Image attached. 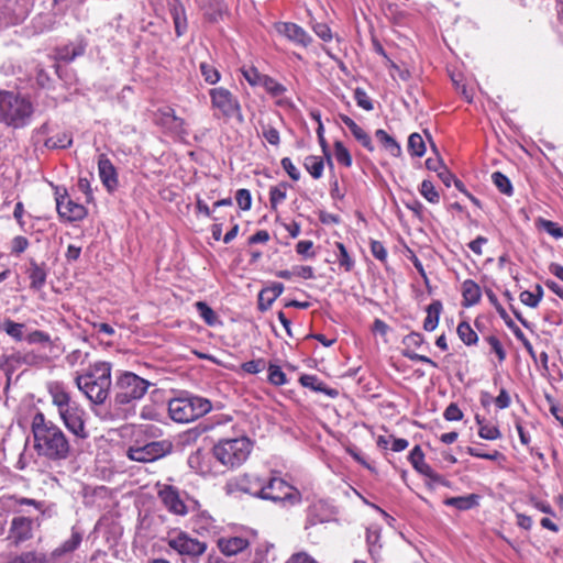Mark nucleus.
Returning <instances> with one entry per match:
<instances>
[{"label": "nucleus", "instance_id": "21", "mask_svg": "<svg viewBox=\"0 0 563 563\" xmlns=\"http://www.w3.org/2000/svg\"><path fill=\"white\" fill-rule=\"evenodd\" d=\"M340 120L349 128L353 136L369 152L374 151V145L372 143L371 136L361 128L358 126L354 120H352L346 114H340Z\"/></svg>", "mask_w": 563, "mask_h": 563}, {"label": "nucleus", "instance_id": "38", "mask_svg": "<svg viewBox=\"0 0 563 563\" xmlns=\"http://www.w3.org/2000/svg\"><path fill=\"white\" fill-rule=\"evenodd\" d=\"M492 180L500 192H503L504 195H507V196L512 195V191H514L512 185H511L509 178L507 176H505L503 173H500V172L493 173Z\"/></svg>", "mask_w": 563, "mask_h": 563}, {"label": "nucleus", "instance_id": "54", "mask_svg": "<svg viewBox=\"0 0 563 563\" xmlns=\"http://www.w3.org/2000/svg\"><path fill=\"white\" fill-rule=\"evenodd\" d=\"M235 200L242 210H249L252 206V196L247 189H239L235 194Z\"/></svg>", "mask_w": 563, "mask_h": 563}, {"label": "nucleus", "instance_id": "31", "mask_svg": "<svg viewBox=\"0 0 563 563\" xmlns=\"http://www.w3.org/2000/svg\"><path fill=\"white\" fill-rule=\"evenodd\" d=\"M73 144V136L68 132H60L45 141L47 148H67Z\"/></svg>", "mask_w": 563, "mask_h": 563}, {"label": "nucleus", "instance_id": "59", "mask_svg": "<svg viewBox=\"0 0 563 563\" xmlns=\"http://www.w3.org/2000/svg\"><path fill=\"white\" fill-rule=\"evenodd\" d=\"M402 355L405 357L409 358L410 361H418V362L427 363V364L431 365L432 367H438V364L434 361H432L430 357H428L426 355L418 354L412 350H404Z\"/></svg>", "mask_w": 563, "mask_h": 563}, {"label": "nucleus", "instance_id": "25", "mask_svg": "<svg viewBox=\"0 0 563 563\" xmlns=\"http://www.w3.org/2000/svg\"><path fill=\"white\" fill-rule=\"evenodd\" d=\"M463 305L470 307L476 305L481 300V288L472 279H466L462 284Z\"/></svg>", "mask_w": 563, "mask_h": 563}, {"label": "nucleus", "instance_id": "18", "mask_svg": "<svg viewBox=\"0 0 563 563\" xmlns=\"http://www.w3.org/2000/svg\"><path fill=\"white\" fill-rule=\"evenodd\" d=\"M217 544L224 555L232 556L246 550L250 542L242 537H221L218 539Z\"/></svg>", "mask_w": 563, "mask_h": 563}, {"label": "nucleus", "instance_id": "6", "mask_svg": "<svg viewBox=\"0 0 563 563\" xmlns=\"http://www.w3.org/2000/svg\"><path fill=\"white\" fill-rule=\"evenodd\" d=\"M261 499L297 505L301 501V494L297 488L289 485L283 478L269 477L268 479H264Z\"/></svg>", "mask_w": 563, "mask_h": 563}, {"label": "nucleus", "instance_id": "48", "mask_svg": "<svg viewBox=\"0 0 563 563\" xmlns=\"http://www.w3.org/2000/svg\"><path fill=\"white\" fill-rule=\"evenodd\" d=\"M262 136L274 146H278L280 143V135L276 128L271 124H262Z\"/></svg>", "mask_w": 563, "mask_h": 563}, {"label": "nucleus", "instance_id": "24", "mask_svg": "<svg viewBox=\"0 0 563 563\" xmlns=\"http://www.w3.org/2000/svg\"><path fill=\"white\" fill-rule=\"evenodd\" d=\"M299 382L303 387L310 388L314 391L324 393L332 398L336 397L339 394L336 389L328 388L316 375H301Z\"/></svg>", "mask_w": 563, "mask_h": 563}, {"label": "nucleus", "instance_id": "3", "mask_svg": "<svg viewBox=\"0 0 563 563\" xmlns=\"http://www.w3.org/2000/svg\"><path fill=\"white\" fill-rule=\"evenodd\" d=\"M212 409L211 401L195 395L176 397L168 402L169 417L179 423L191 422Z\"/></svg>", "mask_w": 563, "mask_h": 563}, {"label": "nucleus", "instance_id": "46", "mask_svg": "<svg viewBox=\"0 0 563 563\" xmlns=\"http://www.w3.org/2000/svg\"><path fill=\"white\" fill-rule=\"evenodd\" d=\"M268 380L275 386H282L287 383L286 375L278 365L269 364Z\"/></svg>", "mask_w": 563, "mask_h": 563}, {"label": "nucleus", "instance_id": "4", "mask_svg": "<svg viewBox=\"0 0 563 563\" xmlns=\"http://www.w3.org/2000/svg\"><path fill=\"white\" fill-rule=\"evenodd\" d=\"M252 451V442L246 437L222 439L212 449L213 456L227 467L243 464Z\"/></svg>", "mask_w": 563, "mask_h": 563}, {"label": "nucleus", "instance_id": "12", "mask_svg": "<svg viewBox=\"0 0 563 563\" xmlns=\"http://www.w3.org/2000/svg\"><path fill=\"white\" fill-rule=\"evenodd\" d=\"M167 544L178 554L191 558L200 556L207 550V544L205 542L191 538L185 532H178L175 536H169L167 538Z\"/></svg>", "mask_w": 563, "mask_h": 563}, {"label": "nucleus", "instance_id": "19", "mask_svg": "<svg viewBox=\"0 0 563 563\" xmlns=\"http://www.w3.org/2000/svg\"><path fill=\"white\" fill-rule=\"evenodd\" d=\"M284 285L274 283L272 286L262 289L258 294L257 307L261 311H266L273 302L283 294Z\"/></svg>", "mask_w": 563, "mask_h": 563}, {"label": "nucleus", "instance_id": "30", "mask_svg": "<svg viewBox=\"0 0 563 563\" xmlns=\"http://www.w3.org/2000/svg\"><path fill=\"white\" fill-rule=\"evenodd\" d=\"M303 166L306 170L314 178L319 179L323 174V159L320 156L309 155L305 158Z\"/></svg>", "mask_w": 563, "mask_h": 563}, {"label": "nucleus", "instance_id": "40", "mask_svg": "<svg viewBox=\"0 0 563 563\" xmlns=\"http://www.w3.org/2000/svg\"><path fill=\"white\" fill-rule=\"evenodd\" d=\"M537 225L540 229H543L547 233H549L554 239L563 238V228L560 227L556 222L551 220H547L543 218H539L537 220Z\"/></svg>", "mask_w": 563, "mask_h": 563}, {"label": "nucleus", "instance_id": "1", "mask_svg": "<svg viewBox=\"0 0 563 563\" xmlns=\"http://www.w3.org/2000/svg\"><path fill=\"white\" fill-rule=\"evenodd\" d=\"M31 427L34 450L38 456L54 462L66 460L69 456V440L58 426L46 419L43 412L34 415Z\"/></svg>", "mask_w": 563, "mask_h": 563}, {"label": "nucleus", "instance_id": "29", "mask_svg": "<svg viewBox=\"0 0 563 563\" xmlns=\"http://www.w3.org/2000/svg\"><path fill=\"white\" fill-rule=\"evenodd\" d=\"M170 14L175 25V32L177 36H181L187 31V18L185 9L181 5H173Z\"/></svg>", "mask_w": 563, "mask_h": 563}, {"label": "nucleus", "instance_id": "23", "mask_svg": "<svg viewBox=\"0 0 563 563\" xmlns=\"http://www.w3.org/2000/svg\"><path fill=\"white\" fill-rule=\"evenodd\" d=\"M49 395L52 397V404L57 408L58 415L65 409L74 405L70 395L59 385H54L49 388Z\"/></svg>", "mask_w": 563, "mask_h": 563}, {"label": "nucleus", "instance_id": "42", "mask_svg": "<svg viewBox=\"0 0 563 563\" xmlns=\"http://www.w3.org/2000/svg\"><path fill=\"white\" fill-rule=\"evenodd\" d=\"M3 330L16 341L25 340V335L23 333L24 324L16 323L12 320H7L3 322Z\"/></svg>", "mask_w": 563, "mask_h": 563}, {"label": "nucleus", "instance_id": "58", "mask_svg": "<svg viewBox=\"0 0 563 563\" xmlns=\"http://www.w3.org/2000/svg\"><path fill=\"white\" fill-rule=\"evenodd\" d=\"M443 417L448 421H459L463 418V412L456 404H450L444 410Z\"/></svg>", "mask_w": 563, "mask_h": 563}, {"label": "nucleus", "instance_id": "35", "mask_svg": "<svg viewBox=\"0 0 563 563\" xmlns=\"http://www.w3.org/2000/svg\"><path fill=\"white\" fill-rule=\"evenodd\" d=\"M408 151L412 156L421 157L426 153V144L419 133H412L408 139Z\"/></svg>", "mask_w": 563, "mask_h": 563}, {"label": "nucleus", "instance_id": "8", "mask_svg": "<svg viewBox=\"0 0 563 563\" xmlns=\"http://www.w3.org/2000/svg\"><path fill=\"white\" fill-rule=\"evenodd\" d=\"M173 444L167 440L152 441L144 445L130 446L126 455L130 460L148 463L164 457L172 452Z\"/></svg>", "mask_w": 563, "mask_h": 563}, {"label": "nucleus", "instance_id": "63", "mask_svg": "<svg viewBox=\"0 0 563 563\" xmlns=\"http://www.w3.org/2000/svg\"><path fill=\"white\" fill-rule=\"evenodd\" d=\"M314 33L324 42H329L332 40V32L328 24L325 23H317L313 25Z\"/></svg>", "mask_w": 563, "mask_h": 563}, {"label": "nucleus", "instance_id": "37", "mask_svg": "<svg viewBox=\"0 0 563 563\" xmlns=\"http://www.w3.org/2000/svg\"><path fill=\"white\" fill-rule=\"evenodd\" d=\"M195 307L199 316L208 325H214L218 322V317L216 312L205 301H197L195 303Z\"/></svg>", "mask_w": 563, "mask_h": 563}, {"label": "nucleus", "instance_id": "64", "mask_svg": "<svg viewBox=\"0 0 563 563\" xmlns=\"http://www.w3.org/2000/svg\"><path fill=\"white\" fill-rule=\"evenodd\" d=\"M286 563H318L312 556L306 552L292 554Z\"/></svg>", "mask_w": 563, "mask_h": 563}, {"label": "nucleus", "instance_id": "43", "mask_svg": "<svg viewBox=\"0 0 563 563\" xmlns=\"http://www.w3.org/2000/svg\"><path fill=\"white\" fill-rule=\"evenodd\" d=\"M486 296L489 300V302L495 307L496 311L498 312L499 317L506 322V324L509 327V328H512L514 327V322L512 320L509 318L508 313L506 312V310L504 309V307L500 305V302L498 301V298L497 296L494 294L493 290L490 289H487L486 290Z\"/></svg>", "mask_w": 563, "mask_h": 563}, {"label": "nucleus", "instance_id": "14", "mask_svg": "<svg viewBox=\"0 0 563 563\" xmlns=\"http://www.w3.org/2000/svg\"><path fill=\"white\" fill-rule=\"evenodd\" d=\"M34 520L24 517L18 516L11 520V526L9 530V539L13 541V543L19 544L24 541H27L33 538V527Z\"/></svg>", "mask_w": 563, "mask_h": 563}, {"label": "nucleus", "instance_id": "10", "mask_svg": "<svg viewBox=\"0 0 563 563\" xmlns=\"http://www.w3.org/2000/svg\"><path fill=\"white\" fill-rule=\"evenodd\" d=\"M86 416L85 409L78 402L70 405L69 408L59 413L64 426L79 440H85L89 437V432L86 428Z\"/></svg>", "mask_w": 563, "mask_h": 563}, {"label": "nucleus", "instance_id": "34", "mask_svg": "<svg viewBox=\"0 0 563 563\" xmlns=\"http://www.w3.org/2000/svg\"><path fill=\"white\" fill-rule=\"evenodd\" d=\"M380 539L379 530L376 528H368L366 531V542L368 545V552L371 556L375 560L379 554L380 544H378Z\"/></svg>", "mask_w": 563, "mask_h": 563}, {"label": "nucleus", "instance_id": "50", "mask_svg": "<svg viewBox=\"0 0 563 563\" xmlns=\"http://www.w3.org/2000/svg\"><path fill=\"white\" fill-rule=\"evenodd\" d=\"M200 71H201L203 79L210 85L217 84L220 79L219 71L213 66H211L207 63L200 64Z\"/></svg>", "mask_w": 563, "mask_h": 563}, {"label": "nucleus", "instance_id": "26", "mask_svg": "<svg viewBox=\"0 0 563 563\" xmlns=\"http://www.w3.org/2000/svg\"><path fill=\"white\" fill-rule=\"evenodd\" d=\"M375 137L391 156L399 157L401 155L402 151L400 144L385 130H376Z\"/></svg>", "mask_w": 563, "mask_h": 563}, {"label": "nucleus", "instance_id": "41", "mask_svg": "<svg viewBox=\"0 0 563 563\" xmlns=\"http://www.w3.org/2000/svg\"><path fill=\"white\" fill-rule=\"evenodd\" d=\"M334 156L338 163L343 166L350 167L352 165L351 154L341 141L334 142Z\"/></svg>", "mask_w": 563, "mask_h": 563}, {"label": "nucleus", "instance_id": "56", "mask_svg": "<svg viewBox=\"0 0 563 563\" xmlns=\"http://www.w3.org/2000/svg\"><path fill=\"white\" fill-rule=\"evenodd\" d=\"M29 246V240L25 236L18 235L13 238L11 242V253L12 254H21L23 253Z\"/></svg>", "mask_w": 563, "mask_h": 563}, {"label": "nucleus", "instance_id": "57", "mask_svg": "<svg viewBox=\"0 0 563 563\" xmlns=\"http://www.w3.org/2000/svg\"><path fill=\"white\" fill-rule=\"evenodd\" d=\"M282 167L284 170L288 174V176L297 181L300 178V172L297 169V167L294 165L291 159L289 157H284L280 162Z\"/></svg>", "mask_w": 563, "mask_h": 563}, {"label": "nucleus", "instance_id": "7", "mask_svg": "<svg viewBox=\"0 0 563 563\" xmlns=\"http://www.w3.org/2000/svg\"><path fill=\"white\" fill-rule=\"evenodd\" d=\"M2 122L14 129L26 125L33 114V106L31 101L13 91L8 97Z\"/></svg>", "mask_w": 563, "mask_h": 563}, {"label": "nucleus", "instance_id": "5", "mask_svg": "<svg viewBox=\"0 0 563 563\" xmlns=\"http://www.w3.org/2000/svg\"><path fill=\"white\" fill-rule=\"evenodd\" d=\"M150 382L132 372L122 373L114 385V404L128 405L141 399L147 391Z\"/></svg>", "mask_w": 563, "mask_h": 563}, {"label": "nucleus", "instance_id": "53", "mask_svg": "<svg viewBox=\"0 0 563 563\" xmlns=\"http://www.w3.org/2000/svg\"><path fill=\"white\" fill-rule=\"evenodd\" d=\"M13 503L15 506H32L41 514L45 512V504L44 501H38L36 499L26 498V497H13Z\"/></svg>", "mask_w": 563, "mask_h": 563}, {"label": "nucleus", "instance_id": "49", "mask_svg": "<svg viewBox=\"0 0 563 563\" xmlns=\"http://www.w3.org/2000/svg\"><path fill=\"white\" fill-rule=\"evenodd\" d=\"M424 343V338L419 332H411L402 339L404 350L419 349Z\"/></svg>", "mask_w": 563, "mask_h": 563}, {"label": "nucleus", "instance_id": "44", "mask_svg": "<svg viewBox=\"0 0 563 563\" xmlns=\"http://www.w3.org/2000/svg\"><path fill=\"white\" fill-rule=\"evenodd\" d=\"M420 194L431 203H438L440 200L439 192L435 190L433 184L424 179L419 189Z\"/></svg>", "mask_w": 563, "mask_h": 563}, {"label": "nucleus", "instance_id": "51", "mask_svg": "<svg viewBox=\"0 0 563 563\" xmlns=\"http://www.w3.org/2000/svg\"><path fill=\"white\" fill-rule=\"evenodd\" d=\"M354 99L358 107L366 111H372L374 106L371 98L367 96L366 91L363 88L357 87L354 90Z\"/></svg>", "mask_w": 563, "mask_h": 563}, {"label": "nucleus", "instance_id": "36", "mask_svg": "<svg viewBox=\"0 0 563 563\" xmlns=\"http://www.w3.org/2000/svg\"><path fill=\"white\" fill-rule=\"evenodd\" d=\"M287 184L280 183L269 189V202L272 209L276 210L277 206L286 199Z\"/></svg>", "mask_w": 563, "mask_h": 563}, {"label": "nucleus", "instance_id": "9", "mask_svg": "<svg viewBox=\"0 0 563 563\" xmlns=\"http://www.w3.org/2000/svg\"><path fill=\"white\" fill-rule=\"evenodd\" d=\"M212 108L227 119L236 117L242 121L241 106L236 97L223 87L213 88L209 91Z\"/></svg>", "mask_w": 563, "mask_h": 563}, {"label": "nucleus", "instance_id": "39", "mask_svg": "<svg viewBox=\"0 0 563 563\" xmlns=\"http://www.w3.org/2000/svg\"><path fill=\"white\" fill-rule=\"evenodd\" d=\"M262 87L272 96L279 97L286 92V87L276 81L274 78L265 75L261 84Z\"/></svg>", "mask_w": 563, "mask_h": 563}, {"label": "nucleus", "instance_id": "45", "mask_svg": "<svg viewBox=\"0 0 563 563\" xmlns=\"http://www.w3.org/2000/svg\"><path fill=\"white\" fill-rule=\"evenodd\" d=\"M245 80L253 87L261 86L265 75L261 74L255 67H243L241 69Z\"/></svg>", "mask_w": 563, "mask_h": 563}, {"label": "nucleus", "instance_id": "27", "mask_svg": "<svg viewBox=\"0 0 563 563\" xmlns=\"http://www.w3.org/2000/svg\"><path fill=\"white\" fill-rule=\"evenodd\" d=\"M427 317L423 321V329L426 331H433L439 324L440 313L442 311V302L433 300L426 309Z\"/></svg>", "mask_w": 563, "mask_h": 563}, {"label": "nucleus", "instance_id": "22", "mask_svg": "<svg viewBox=\"0 0 563 563\" xmlns=\"http://www.w3.org/2000/svg\"><path fill=\"white\" fill-rule=\"evenodd\" d=\"M481 496L477 494H470L466 496L449 497L444 499L445 506H451L461 511H466L476 508L479 505Z\"/></svg>", "mask_w": 563, "mask_h": 563}, {"label": "nucleus", "instance_id": "47", "mask_svg": "<svg viewBox=\"0 0 563 563\" xmlns=\"http://www.w3.org/2000/svg\"><path fill=\"white\" fill-rule=\"evenodd\" d=\"M336 247L339 250V254L336 255V260L341 267L345 269V272H350L354 266V261L349 255L345 246L338 242Z\"/></svg>", "mask_w": 563, "mask_h": 563}, {"label": "nucleus", "instance_id": "32", "mask_svg": "<svg viewBox=\"0 0 563 563\" xmlns=\"http://www.w3.org/2000/svg\"><path fill=\"white\" fill-rule=\"evenodd\" d=\"M459 338L466 345L476 344L478 341V336L476 332L472 329L468 322L462 321L459 323L456 329Z\"/></svg>", "mask_w": 563, "mask_h": 563}, {"label": "nucleus", "instance_id": "16", "mask_svg": "<svg viewBox=\"0 0 563 563\" xmlns=\"http://www.w3.org/2000/svg\"><path fill=\"white\" fill-rule=\"evenodd\" d=\"M263 477L256 474H244L239 476L233 483H230V487H234L236 490L243 492L245 494H250L256 498H261V493H263Z\"/></svg>", "mask_w": 563, "mask_h": 563}, {"label": "nucleus", "instance_id": "28", "mask_svg": "<svg viewBox=\"0 0 563 563\" xmlns=\"http://www.w3.org/2000/svg\"><path fill=\"white\" fill-rule=\"evenodd\" d=\"M81 541V533L73 529L70 538L64 541L58 548H56L52 552V555L55 558H59L64 554L71 553L80 545Z\"/></svg>", "mask_w": 563, "mask_h": 563}, {"label": "nucleus", "instance_id": "15", "mask_svg": "<svg viewBox=\"0 0 563 563\" xmlns=\"http://www.w3.org/2000/svg\"><path fill=\"white\" fill-rule=\"evenodd\" d=\"M275 29L278 34L302 47H307L312 41L311 36L301 26L291 22H278L275 24Z\"/></svg>", "mask_w": 563, "mask_h": 563}, {"label": "nucleus", "instance_id": "33", "mask_svg": "<svg viewBox=\"0 0 563 563\" xmlns=\"http://www.w3.org/2000/svg\"><path fill=\"white\" fill-rule=\"evenodd\" d=\"M477 424L479 426L478 435L485 440H496L501 437L500 431L497 427L484 423V418L478 415L475 417Z\"/></svg>", "mask_w": 563, "mask_h": 563}, {"label": "nucleus", "instance_id": "55", "mask_svg": "<svg viewBox=\"0 0 563 563\" xmlns=\"http://www.w3.org/2000/svg\"><path fill=\"white\" fill-rule=\"evenodd\" d=\"M266 366L263 358L252 360L242 364V369L249 374H257Z\"/></svg>", "mask_w": 563, "mask_h": 563}, {"label": "nucleus", "instance_id": "13", "mask_svg": "<svg viewBox=\"0 0 563 563\" xmlns=\"http://www.w3.org/2000/svg\"><path fill=\"white\" fill-rule=\"evenodd\" d=\"M157 487V497L170 514L184 517L189 512V507L185 504L177 487L167 484H158Z\"/></svg>", "mask_w": 563, "mask_h": 563}, {"label": "nucleus", "instance_id": "11", "mask_svg": "<svg viewBox=\"0 0 563 563\" xmlns=\"http://www.w3.org/2000/svg\"><path fill=\"white\" fill-rule=\"evenodd\" d=\"M56 209L59 217L66 221H79L87 216V209L75 201H73L66 188H55Z\"/></svg>", "mask_w": 563, "mask_h": 563}, {"label": "nucleus", "instance_id": "20", "mask_svg": "<svg viewBox=\"0 0 563 563\" xmlns=\"http://www.w3.org/2000/svg\"><path fill=\"white\" fill-rule=\"evenodd\" d=\"M27 274L30 278V288L35 291L41 290L47 278L45 264H37L34 260H31Z\"/></svg>", "mask_w": 563, "mask_h": 563}, {"label": "nucleus", "instance_id": "60", "mask_svg": "<svg viewBox=\"0 0 563 563\" xmlns=\"http://www.w3.org/2000/svg\"><path fill=\"white\" fill-rule=\"evenodd\" d=\"M371 252L376 260H378L380 262H386L387 251H386L385 246L383 245V243H380L379 241L371 242Z\"/></svg>", "mask_w": 563, "mask_h": 563}, {"label": "nucleus", "instance_id": "52", "mask_svg": "<svg viewBox=\"0 0 563 563\" xmlns=\"http://www.w3.org/2000/svg\"><path fill=\"white\" fill-rule=\"evenodd\" d=\"M485 341L489 344L492 352H494L498 361L501 363L506 360V351L499 341V339L495 335H488L485 338Z\"/></svg>", "mask_w": 563, "mask_h": 563}, {"label": "nucleus", "instance_id": "17", "mask_svg": "<svg viewBox=\"0 0 563 563\" xmlns=\"http://www.w3.org/2000/svg\"><path fill=\"white\" fill-rule=\"evenodd\" d=\"M98 173L99 177L109 192L118 188V173L114 165L106 154H100L98 157Z\"/></svg>", "mask_w": 563, "mask_h": 563}, {"label": "nucleus", "instance_id": "62", "mask_svg": "<svg viewBox=\"0 0 563 563\" xmlns=\"http://www.w3.org/2000/svg\"><path fill=\"white\" fill-rule=\"evenodd\" d=\"M12 563H45V558L43 555L27 552L13 560Z\"/></svg>", "mask_w": 563, "mask_h": 563}, {"label": "nucleus", "instance_id": "61", "mask_svg": "<svg viewBox=\"0 0 563 563\" xmlns=\"http://www.w3.org/2000/svg\"><path fill=\"white\" fill-rule=\"evenodd\" d=\"M466 451L470 455L474 457L485 459L489 461H496L500 456V453L498 451H494L493 453H483V451H479L478 449L473 446H468Z\"/></svg>", "mask_w": 563, "mask_h": 563}, {"label": "nucleus", "instance_id": "2", "mask_svg": "<svg viewBox=\"0 0 563 563\" xmlns=\"http://www.w3.org/2000/svg\"><path fill=\"white\" fill-rule=\"evenodd\" d=\"M76 385L95 405H102L109 396L111 387V364L97 362L84 374L77 375Z\"/></svg>", "mask_w": 563, "mask_h": 563}]
</instances>
